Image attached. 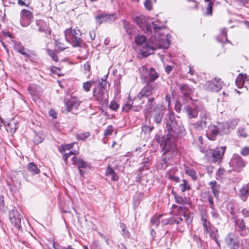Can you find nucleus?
I'll use <instances>...</instances> for the list:
<instances>
[{
  "instance_id": "nucleus-58",
  "label": "nucleus",
  "mask_w": 249,
  "mask_h": 249,
  "mask_svg": "<svg viewBox=\"0 0 249 249\" xmlns=\"http://www.w3.org/2000/svg\"><path fill=\"white\" fill-rule=\"evenodd\" d=\"M167 177L170 180H173L176 182H178L179 181V178L178 177H175L170 174H167Z\"/></svg>"
},
{
  "instance_id": "nucleus-49",
  "label": "nucleus",
  "mask_w": 249,
  "mask_h": 249,
  "mask_svg": "<svg viewBox=\"0 0 249 249\" xmlns=\"http://www.w3.org/2000/svg\"><path fill=\"white\" fill-rule=\"evenodd\" d=\"M114 128L112 125H108L105 131L104 136L107 137L111 135L113 132Z\"/></svg>"
},
{
  "instance_id": "nucleus-20",
  "label": "nucleus",
  "mask_w": 249,
  "mask_h": 249,
  "mask_svg": "<svg viewBox=\"0 0 249 249\" xmlns=\"http://www.w3.org/2000/svg\"><path fill=\"white\" fill-rule=\"evenodd\" d=\"M116 16L114 14L101 15L96 17V21L99 24H101L105 22H109L115 20Z\"/></svg>"
},
{
  "instance_id": "nucleus-56",
  "label": "nucleus",
  "mask_w": 249,
  "mask_h": 249,
  "mask_svg": "<svg viewBox=\"0 0 249 249\" xmlns=\"http://www.w3.org/2000/svg\"><path fill=\"white\" fill-rule=\"evenodd\" d=\"M247 134L245 131V129L241 128L238 130V136L241 137L246 138L247 137Z\"/></svg>"
},
{
  "instance_id": "nucleus-37",
  "label": "nucleus",
  "mask_w": 249,
  "mask_h": 249,
  "mask_svg": "<svg viewBox=\"0 0 249 249\" xmlns=\"http://www.w3.org/2000/svg\"><path fill=\"white\" fill-rule=\"evenodd\" d=\"M94 84V81L92 80L86 81L83 84V89L86 92H89Z\"/></svg>"
},
{
  "instance_id": "nucleus-59",
  "label": "nucleus",
  "mask_w": 249,
  "mask_h": 249,
  "mask_svg": "<svg viewBox=\"0 0 249 249\" xmlns=\"http://www.w3.org/2000/svg\"><path fill=\"white\" fill-rule=\"evenodd\" d=\"M154 98H150L148 99V105H147V110H148L149 109H150L152 106H153V105H152V103L154 101Z\"/></svg>"
},
{
  "instance_id": "nucleus-2",
  "label": "nucleus",
  "mask_w": 249,
  "mask_h": 249,
  "mask_svg": "<svg viewBox=\"0 0 249 249\" xmlns=\"http://www.w3.org/2000/svg\"><path fill=\"white\" fill-rule=\"evenodd\" d=\"M166 124L170 134H168L166 136L163 150L164 154L169 155H172L176 152V146L170 137L171 135H173L171 132L178 133V131L182 130L183 127L181 123L175 119L174 113L171 111H169L166 115Z\"/></svg>"
},
{
  "instance_id": "nucleus-30",
  "label": "nucleus",
  "mask_w": 249,
  "mask_h": 249,
  "mask_svg": "<svg viewBox=\"0 0 249 249\" xmlns=\"http://www.w3.org/2000/svg\"><path fill=\"white\" fill-rule=\"evenodd\" d=\"M14 49L20 53L21 54L27 56L28 54L26 53L25 48L21 46V44L19 42H15L14 45Z\"/></svg>"
},
{
  "instance_id": "nucleus-38",
  "label": "nucleus",
  "mask_w": 249,
  "mask_h": 249,
  "mask_svg": "<svg viewBox=\"0 0 249 249\" xmlns=\"http://www.w3.org/2000/svg\"><path fill=\"white\" fill-rule=\"evenodd\" d=\"M185 173L191 177L194 180H196L197 178L195 171L192 168L189 167H185Z\"/></svg>"
},
{
  "instance_id": "nucleus-51",
  "label": "nucleus",
  "mask_w": 249,
  "mask_h": 249,
  "mask_svg": "<svg viewBox=\"0 0 249 249\" xmlns=\"http://www.w3.org/2000/svg\"><path fill=\"white\" fill-rule=\"evenodd\" d=\"M153 129V126L144 125L142 126V131L145 134L150 133Z\"/></svg>"
},
{
  "instance_id": "nucleus-33",
  "label": "nucleus",
  "mask_w": 249,
  "mask_h": 249,
  "mask_svg": "<svg viewBox=\"0 0 249 249\" xmlns=\"http://www.w3.org/2000/svg\"><path fill=\"white\" fill-rule=\"evenodd\" d=\"M106 175L107 176H111V179L113 181H117L119 178L118 176L116 175L113 169L110 166H109L107 169L106 172Z\"/></svg>"
},
{
  "instance_id": "nucleus-40",
  "label": "nucleus",
  "mask_w": 249,
  "mask_h": 249,
  "mask_svg": "<svg viewBox=\"0 0 249 249\" xmlns=\"http://www.w3.org/2000/svg\"><path fill=\"white\" fill-rule=\"evenodd\" d=\"M133 105V101L130 99H128L126 103L123 107V110L125 112L129 111Z\"/></svg>"
},
{
  "instance_id": "nucleus-45",
  "label": "nucleus",
  "mask_w": 249,
  "mask_h": 249,
  "mask_svg": "<svg viewBox=\"0 0 249 249\" xmlns=\"http://www.w3.org/2000/svg\"><path fill=\"white\" fill-rule=\"evenodd\" d=\"M180 186L182 192H184L186 190H188L190 189L189 185L188 184L187 181L185 179L183 180V182L180 185Z\"/></svg>"
},
{
  "instance_id": "nucleus-22",
  "label": "nucleus",
  "mask_w": 249,
  "mask_h": 249,
  "mask_svg": "<svg viewBox=\"0 0 249 249\" xmlns=\"http://www.w3.org/2000/svg\"><path fill=\"white\" fill-rule=\"evenodd\" d=\"M180 89L182 94L181 96L182 99L184 101L187 100L190 94L193 92L192 89L185 84L182 85Z\"/></svg>"
},
{
  "instance_id": "nucleus-34",
  "label": "nucleus",
  "mask_w": 249,
  "mask_h": 249,
  "mask_svg": "<svg viewBox=\"0 0 249 249\" xmlns=\"http://www.w3.org/2000/svg\"><path fill=\"white\" fill-rule=\"evenodd\" d=\"M8 185L10 186L11 191L13 193L18 192L20 188V183L19 181L12 180V182L8 183Z\"/></svg>"
},
{
  "instance_id": "nucleus-25",
  "label": "nucleus",
  "mask_w": 249,
  "mask_h": 249,
  "mask_svg": "<svg viewBox=\"0 0 249 249\" xmlns=\"http://www.w3.org/2000/svg\"><path fill=\"white\" fill-rule=\"evenodd\" d=\"M201 220L204 231L207 233L213 226H211L210 222L207 220V215L205 212L202 214Z\"/></svg>"
},
{
  "instance_id": "nucleus-15",
  "label": "nucleus",
  "mask_w": 249,
  "mask_h": 249,
  "mask_svg": "<svg viewBox=\"0 0 249 249\" xmlns=\"http://www.w3.org/2000/svg\"><path fill=\"white\" fill-rule=\"evenodd\" d=\"M36 24L39 32L44 33L47 36L51 35L52 31L47 22L42 19H38L36 21Z\"/></svg>"
},
{
  "instance_id": "nucleus-6",
  "label": "nucleus",
  "mask_w": 249,
  "mask_h": 249,
  "mask_svg": "<svg viewBox=\"0 0 249 249\" xmlns=\"http://www.w3.org/2000/svg\"><path fill=\"white\" fill-rule=\"evenodd\" d=\"M140 72L141 78L145 83L154 82L159 76L154 68H148L145 66L140 68Z\"/></svg>"
},
{
  "instance_id": "nucleus-23",
  "label": "nucleus",
  "mask_w": 249,
  "mask_h": 249,
  "mask_svg": "<svg viewBox=\"0 0 249 249\" xmlns=\"http://www.w3.org/2000/svg\"><path fill=\"white\" fill-rule=\"evenodd\" d=\"M245 81L249 82V76L246 74L240 73L236 79L235 83L239 88H241L243 87Z\"/></svg>"
},
{
  "instance_id": "nucleus-57",
  "label": "nucleus",
  "mask_w": 249,
  "mask_h": 249,
  "mask_svg": "<svg viewBox=\"0 0 249 249\" xmlns=\"http://www.w3.org/2000/svg\"><path fill=\"white\" fill-rule=\"evenodd\" d=\"M241 154L244 156L249 155V147H244L241 151Z\"/></svg>"
},
{
  "instance_id": "nucleus-53",
  "label": "nucleus",
  "mask_w": 249,
  "mask_h": 249,
  "mask_svg": "<svg viewBox=\"0 0 249 249\" xmlns=\"http://www.w3.org/2000/svg\"><path fill=\"white\" fill-rule=\"evenodd\" d=\"M74 143H71L68 144L62 145L61 146V152H64L66 150H69L73 147Z\"/></svg>"
},
{
  "instance_id": "nucleus-19",
  "label": "nucleus",
  "mask_w": 249,
  "mask_h": 249,
  "mask_svg": "<svg viewBox=\"0 0 249 249\" xmlns=\"http://www.w3.org/2000/svg\"><path fill=\"white\" fill-rule=\"evenodd\" d=\"M80 103L81 102L76 98H72L65 102V107L68 111H71L73 108H77Z\"/></svg>"
},
{
  "instance_id": "nucleus-47",
  "label": "nucleus",
  "mask_w": 249,
  "mask_h": 249,
  "mask_svg": "<svg viewBox=\"0 0 249 249\" xmlns=\"http://www.w3.org/2000/svg\"><path fill=\"white\" fill-rule=\"evenodd\" d=\"M151 222L153 225L158 226L160 223V215L157 216H154L151 218Z\"/></svg>"
},
{
  "instance_id": "nucleus-1",
  "label": "nucleus",
  "mask_w": 249,
  "mask_h": 249,
  "mask_svg": "<svg viewBox=\"0 0 249 249\" xmlns=\"http://www.w3.org/2000/svg\"><path fill=\"white\" fill-rule=\"evenodd\" d=\"M155 35L150 37L141 50V54L146 57L154 53L155 50L162 48L167 49L170 45L169 38L171 36L164 31L165 28H160L154 23H152Z\"/></svg>"
},
{
  "instance_id": "nucleus-7",
  "label": "nucleus",
  "mask_w": 249,
  "mask_h": 249,
  "mask_svg": "<svg viewBox=\"0 0 249 249\" xmlns=\"http://www.w3.org/2000/svg\"><path fill=\"white\" fill-rule=\"evenodd\" d=\"M93 95L95 99L102 104L106 103L108 97L107 90L102 86H98L94 89Z\"/></svg>"
},
{
  "instance_id": "nucleus-50",
  "label": "nucleus",
  "mask_w": 249,
  "mask_h": 249,
  "mask_svg": "<svg viewBox=\"0 0 249 249\" xmlns=\"http://www.w3.org/2000/svg\"><path fill=\"white\" fill-rule=\"evenodd\" d=\"M119 107V105L115 101H112L110 102V104L109 106V108H110L111 110H114V111L117 110L118 109Z\"/></svg>"
},
{
  "instance_id": "nucleus-12",
  "label": "nucleus",
  "mask_w": 249,
  "mask_h": 249,
  "mask_svg": "<svg viewBox=\"0 0 249 249\" xmlns=\"http://www.w3.org/2000/svg\"><path fill=\"white\" fill-rule=\"evenodd\" d=\"M222 86V82L220 79L214 78L211 81L207 82L204 85L205 89L208 91L217 92Z\"/></svg>"
},
{
  "instance_id": "nucleus-24",
  "label": "nucleus",
  "mask_w": 249,
  "mask_h": 249,
  "mask_svg": "<svg viewBox=\"0 0 249 249\" xmlns=\"http://www.w3.org/2000/svg\"><path fill=\"white\" fill-rule=\"evenodd\" d=\"M209 184L214 196L216 197H218L219 193L220 185L215 180L211 181Z\"/></svg>"
},
{
  "instance_id": "nucleus-28",
  "label": "nucleus",
  "mask_w": 249,
  "mask_h": 249,
  "mask_svg": "<svg viewBox=\"0 0 249 249\" xmlns=\"http://www.w3.org/2000/svg\"><path fill=\"white\" fill-rule=\"evenodd\" d=\"M249 195V190L246 186H243L239 190V196L243 200L246 201Z\"/></svg>"
},
{
  "instance_id": "nucleus-3",
  "label": "nucleus",
  "mask_w": 249,
  "mask_h": 249,
  "mask_svg": "<svg viewBox=\"0 0 249 249\" xmlns=\"http://www.w3.org/2000/svg\"><path fill=\"white\" fill-rule=\"evenodd\" d=\"M172 208V212L173 213L172 216L167 217L165 214L160 215V223L162 226L179 224L182 221L181 215H183L185 217V220L187 224L189 225L192 223L193 217L190 213H187V208L176 205H173Z\"/></svg>"
},
{
  "instance_id": "nucleus-39",
  "label": "nucleus",
  "mask_w": 249,
  "mask_h": 249,
  "mask_svg": "<svg viewBox=\"0 0 249 249\" xmlns=\"http://www.w3.org/2000/svg\"><path fill=\"white\" fill-rule=\"evenodd\" d=\"M146 38L144 36L142 35H138L136 36L135 41L136 43L140 46L142 45L143 43L145 42Z\"/></svg>"
},
{
  "instance_id": "nucleus-10",
  "label": "nucleus",
  "mask_w": 249,
  "mask_h": 249,
  "mask_svg": "<svg viewBox=\"0 0 249 249\" xmlns=\"http://www.w3.org/2000/svg\"><path fill=\"white\" fill-rule=\"evenodd\" d=\"M145 83V86L139 93L140 98L147 97L152 94L153 92L158 89L157 84L155 82H147Z\"/></svg>"
},
{
  "instance_id": "nucleus-63",
  "label": "nucleus",
  "mask_w": 249,
  "mask_h": 249,
  "mask_svg": "<svg viewBox=\"0 0 249 249\" xmlns=\"http://www.w3.org/2000/svg\"><path fill=\"white\" fill-rule=\"evenodd\" d=\"M84 69L86 71L89 72L90 71V65L88 62L84 65Z\"/></svg>"
},
{
  "instance_id": "nucleus-61",
  "label": "nucleus",
  "mask_w": 249,
  "mask_h": 249,
  "mask_svg": "<svg viewBox=\"0 0 249 249\" xmlns=\"http://www.w3.org/2000/svg\"><path fill=\"white\" fill-rule=\"evenodd\" d=\"M4 207V201L3 196L0 195V210L3 209Z\"/></svg>"
},
{
  "instance_id": "nucleus-55",
  "label": "nucleus",
  "mask_w": 249,
  "mask_h": 249,
  "mask_svg": "<svg viewBox=\"0 0 249 249\" xmlns=\"http://www.w3.org/2000/svg\"><path fill=\"white\" fill-rule=\"evenodd\" d=\"M55 45L56 48H59L61 51H63L66 48L63 44L60 42L59 40H57L55 41Z\"/></svg>"
},
{
  "instance_id": "nucleus-16",
  "label": "nucleus",
  "mask_w": 249,
  "mask_h": 249,
  "mask_svg": "<svg viewBox=\"0 0 249 249\" xmlns=\"http://www.w3.org/2000/svg\"><path fill=\"white\" fill-rule=\"evenodd\" d=\"M28 90L34 101L36 102L39 99L41 95V90L39 87L35 84H31Z\"/></svg>"
},
{
  "instance_id": "nucleus-9",
  "label": "nucleus",
  "mask_w": 249,
  "mask_h": 249,
  "mask_svg": "<svg viewBox=\"0 0 249 249\" xmlns=\"http://www.w3.org/2000/svg\"><path fill=\"white\" fill-rule=\"evenodd\" d=\"M200 117V119L193 124L194 128L197 130H201L205 128L210 120V114L206 111L201 112Z\"/></svg>"
},
{
  "instance_id": "nucleus-21",
  "label": "nucleus",
  "mask_w": 249,
  "mask_h": 249,
  "mask_svg": "<svg viewBox=\"0 0 249 249\" xmlns=\"http://www.w3.org/2000/svg\"><path fill=\"white\" fill-rule=\"evenodd\" d=\"M18 127V121L14 119L10 120L6 124V130L12 134L16 131Z\"/></svg>"
},
{
  "instance_id": "nucleus-52",
  "label": "nucleus",
  "mask_w": 249,
  "mask_h": 249,
  "mask_svg": "<svg viewBox=\"0 0 249 249\" xmlns=\"http://www.w3.org/2000/svg\"><path fill=\"white\" fill-rule=\"evenodd\" d=\"M206 3H208L207 7V13L208 15H212V3L210 0H204Z\"/></svg>"
},
{
  "instance_id": "nucleus-14",
  "label": "nucleus",
  "mask_w": 249,
  "mask_h": 249,
  "mask_svg": "<svg viewBox=\"0 0 249 249\" xmlns=\"http://www.w3.org/2000/svg\"><path fill=\"white\" fill-rule=\"evenodd\" d=\"M33 18L31 11L26 9H23L20 12V22L22 26L27 27L31 23Z\"/></svg>"
},
{
  "instance_id": "nucleus-54",
  "label": "nucleus",
  "mask_w": 249,
  "mask_h": 249,
  "mask_svg": "<svg viewBox=\"0 0 249 249\" xmlns=\"http://www.w3.org/2000/svg\"><path fill=\"white\" fill-rule=\"evenodd\" d=\"M145 8L148 10H151L152 9V2L151 0H146L144 2Z\"/></svg>"
},
{
  "instance_id": "nucleus-44",
  "label": "nucleus",
  "mask_w": 249,
  "mask_h": 249,
  "mask_svg": "<svg viewBox=\"0 0 249 249\" xmlns=\"http://www.w3.org/2000/svg\"><path fill=\"white\" fill-rule=\"evenodd\" d=\"M78 153V152L76 150H74L73 151H71L69 153H66L63 155V160L65 161V162L67 163V159L69 158L71 155H76Z\"/></svg>"
},
{
  "instance_id": "nucleus-31",
  "label": "nucleus",
  "mask_w": 249,
  "mask_h": 249,
  "mask_svg": "<svg viewBox=\"0 0 249 249\" xmlns=\"http://www.w3.org/2000/svg\"><path fill=\"white\" fill-rule=\"evenodd\" d=\"M174 197L176 200V202L179 204L184 205L189 204V200L186 197H182L179 196L175 195Z\"/></svg>"
},
{
  "instance_id": "nucleus-60",
  "label": "nucleus",
  "mask_w": 249,
  "mask_h": 249,
  "mask_svg": "<svg viewBox=\"0 0 249 249\" xmlns=\"http://www.w3.org/2000/svg\"><path fill=\"white\" fill-rule=\"evenodd\" d=\"M49 115L53 119H55L57 118V113L54 109H52L50 110Z\"/></svg>"
},
{
  "instance_id": "nucleus-27",
  "label": "nucleus",
  "mask_w": 249,
  "mask_h": 249,
  "mask_svg": "<svg viewBox=\"0 0 249 249\" xmlns=\"http://www.w3.org/2000/svg\"><path fill=\"white\" fill-rule=\"evenodd\" d=\"M207 233H209L210 237L214 239L218 245L219 246V243L217 240L218 236L217 229L215 227L213 226Z\"/></svg>"
},
{
  "instance_id": "nucleus-8",
  "label": "nucleus",
  "mask_w": 249,
  "mask_h": 249,
  "mask_svg": "<svg viewBox=\"0 0 249 249\" xmlns=\"http://www.w3.org/2000/svg\"><path fill=\"white\" fill-rule=\"evenodd\" d=\"M246 163L242 158L238 154H234L230 162V167L232 170L237 172H240L245 166Z\"/></svg>"
},
{
  "instance_id": "nucleus-35",
  "label": "nucleus",
  "mask_w": 249,
  "mask_h": 249,
  "mask_svg": "<svg viewBox=\"0 0 249 249\" xmlns=\"http://www.w3.org/2000/svg\"><path fill=\"white\" fill-rule=\"evenodd\" d=\"M28 170L33 175L37 174L40 170L34 162H30L28 165Z\"/></svg>"
},
{
  "instance_id": "nucleus-36",
  "label": "nucleus",
  "mask_w": 249,
  "mask_h": 249,
  "mask_svg": "<svg viewBox=\"0 0 249 249\" xmlns=\"http://www.w3.org/2000/svg\"><path fill=\"white\" fill-rule=\"evenodd\" d=\"M226 241L227 244L230 245H234L237 243V242L235 240V236L232 233H230L228 234L226 239Z\"/></svg>"
},
{
  "instance_id": "nucleus-17",
  "label": "nucleus",
  "mask_w": 249,
  "mask_h": 249,
  "mask_svg": "<svg viewBox=\"0 0 249 249\" xmlns=\"http://www.w3.org/2000/svg\"><path fill=\"white\" fill-rule=\"evenodd\" d=\"M226 149V146H221L215 148L213 150L212 157L214 161L216 162L221 160L225 153Z\"/></svg>"
},
{
  "instance_id": "nucleus-48",
  "label": "nucleus",
  "mask_w": 249,
  "mask_h": 249,
  "mask_svg": "<svg viewBox=\"0 0 249 249\" xmlns=\"http://www.w3.org/2000/svg\"><path fill=\"white\" fill-rule=\"evenodd\" d=\"M225 173V170L223 168H219L216 173V178L219 180L222 178L223 176Z\"/></svg>"
},
{
  "instance_id": "nucleus-64",
  "label": "nucleus",
  "mask_w": 249,
  "mask_h": 249,
  "mask_svg": "<svg viewBox=\"0 0 249 249\" xmlns=\"http://www.w3.org/2000/svg\"><path fill=\"white\" fill-rule=\"evenodd\" d=\"M181 105L179 103H177L175 105V109L177 111L179 112L181 110Z\"/></svg>"
},
{
  "instance_id": "nucleus-18",
  "label": "nucleus",
  "mask_w": 249,
  "mask_h": 249,
  "mask_svg": "<svg viewBox=\"0 0 249 249\" xmlns=\"http://www.w3.org/2000/svg\"><path fill=\"white\" fill-rule=\"evenodd\" d=\"M188 117L189 119L196 118L198 114V107L196 106H188L185 107Z\"/></svg>"
},
{
  "instance_id": "nucleus-42",
  "label": "nucleus",
  "mask_w": 249,
  "mask_h": 249,
  "mask_svg": "<svg viewBox=\"0 0 249 249\" xmlns=\"http://www.w3.org/2000/svg\"><path fill=\"white\" fill-rule=\"evenodd\" d=\"M162 116L163 113L161 111L156 113L154 116L155 122L157 124L160 123L162 119Z\"/></svg>"
},
{
  "instance_id": "nucleus-62",
  "label": "nucleus",
  "mask_w": 249,
  "mask_h": 249,
  "mask_svg": "<svg viewBox=\"0 0 249 249\" xmlns=\"http://www.w3.org/2000/svg\"><path fill=\"white\" fill-rule=\"evenodd\" d=\"M211 213H212V216L215 218V219H217L219 217V214L218 213L215 211L213 209L212 212H211Z\"/></svg>"
},
{
  "instance_id": "nucleus-5",
  "label": "nucleus",
  "mask_w": 249,
  "mask_h": 249,
  "mask_svg": "<svg viewBox=\"0 0 249 249\" xmlns=\"http://www.w3.org/2000/svg\"><path fill=\"white\" fill-rule=\"evenodd\" d=\"M228 134L227 127L222 123L218 122L216 124H210L207 130L206 135L212 141L216 139L217 135H223Z\"/></svg>"
},
{
  "instance_id": "nucleus-29",
  "label": "nucleus",
  "mask_w": 249,
  "mask_h": 249,
  "mask_svg": "<svg viewBox=\"0 0 249 249\" xmlns=\"http://www.w3.org/2000/svg\"><path fill=\"white\" fill-rule=\"evenodd\" d=\"M235 223L239 228L238 231L240 232V234L242 236L246 235L247 233L245 231L246 227L244 221L242 220L239 222L236 221Z\"/></svg>"
},
{
  "instance_id": "nucleus-26",
  "label": "nucleus",
  "mask_w": 249,
  "mask_h": 249,
  "mask_svg": "<svg viewBox=\"0 0 249 249\" xmlns=\"http://www.w3.org/2000/svg\"><path fill=\"white\" fill-rule=\"evenodd\" d=\"M239 120L237 119H233L231 120H229L228 122L222 123L224 125H226L227 127L228 133L230 131V129H233L235 128L236 125L238 123Z\"/></svg>"
},
{
  "instance_id": "nucleus-43",
  "label": "nucleus",
  "mask_w": 249,
  "mask_h": 249,
  "mask_svg": "<svg viewBox=\"0 0 249 249\" xmlns=\"http://www.w3.org/2000/svg\"><path fill=\"white\" fill-rule=\"evenodd\" d=\"M90 135L89 132H85L77 134L76 137L77 139L79 140L84 141L87 139Z\"/></svg>"
},
{
  "instance_id": "nucleus-46",
  "label": "nucleus",
  "mask_w": 249,
  "mask_h": 249,
  "mask_svg": "<svg viewBox=\"0 0 249 249\" xmlns=\"http://www.w3.org/2000/svg\"><path fill=\"white\" fill-rule=\"evenodd\" d=\"M47 51L48 54L52 57L53 60L56 62L58 61V58L55 52L50 49H47Z\"/></svg>"
},
{
  "instance_id": "nucleus-32",
  "label": "nucleus",
  "mask_w": 249,
  "mask_h": 249,
  "mask_svg": "<svg viewBox=\"0 0 249 249\" xmlns=\"http://www.w3.org/2000/svg\"><path fill=\"white\" fill-rule=\"evenodd\" d=\"M227 29L224 28L221 30L220 34L218 37V40L219 42L225 43L228 42V39L227 36Z\"/></svg>"
},
{
  "instance_id": "nucleus-41",
  "label": "nucleus",
  "mask_w": 249,
  "mask_h": 249,
  "mask_svg": "<svg viewBox=\"0 0 249 249\" xmlns=\"http://www.w3.org/2000/svg\"><path fill=\"white\" fill-rule=\"evenodd\" d=\"M44 140V137L40 134L37 133L34 138V142L35 144H37L41 142Z\"/></svg>"
},
{
  "instance_id": "nucleus-4",
  "label": "nucleus",
  "mask_w": 249,
  "mask_h": 249,
  "mask_svg": "<svg viewBox=\"0 0 249 249\" xmlns=\"http://www.w3.org/2000/svg\"><path fill=\"white\" fill-rule=\"evenodd\" d=\"M65 40L74 47H80L82 43L81 31L77 27L68 28L64 31Z\"/></svg>"
},
{
  "instance_id": "nucleus-11",
  "label": "nucleus",
  "mask_w": 249,
  "mask_h": 249,
  "mask_svg": "<svg viewBox=\"0 0 249 249\" xmlns=\"http://www.w3.org/2000/svg\"><path fill=\"white\" fill-rule=\"evenodd\" d=\"M71 160L72 163L77 166L81 176H83L84 175V172L82 169H90L91 168L89 163L76 156H73Z\"/></svg>"
},
{
  "instance_id": "nucleus-13",
  "label": "nucleus",
  "mask_w": 249,
  "mask_h": 249,
  "mask_svg": "<svg viewBox=\"0 0 249 249\" xmlns=\"http://www.w3.org/2000/svg\"><path fill=\"white\" fill-rule=\"evenodd\" d=\"M22 218V215L16 210H12L9 213V219L11 223L19 230L21 229Z\"/></svg>"
}]
</instances>
